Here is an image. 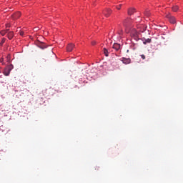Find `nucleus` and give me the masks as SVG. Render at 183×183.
I'll use <instances>...</instances> for the list:
<instances>
[{"label": "nucleus", "mask_w": 183, "mask_h": 183, "mask_svg": "<svg viewBox=\"0 0 183 183\" xmlns=\"http://www.w3.org/2000/svg\"><path fill=\"white\" fill-rule=\"evenodd\" d=\"M53 47L49 46L48 49V56L49 59H51V58L55 59L56 54L53 52Z\"/></svg>", "instance_id": "1"}, {"label": "nucleus", "mask_w": 183, "mask_h": 183, "mask_svg": "<svg viewBox=\"0 0 183 183\" xmlns=\"http://www.w3.org/2000/svg\"><path fill=\"white\" fill-rule=\"evenodd\" d=\"M139 33H144L147 30V26L144 24H138L137 26Z\"/></svg>", "instance_id": "2"}, {"label": "nucleus", "mask_w": 183, "mask_h": 183, "mask_svg": "<svg viewBox=\"0 0 183 183\" xmlns=\"http://www.w3.org/2000/svg\"><path fill=\"white\" fill-rule=\"evenodd\" d=\"M166 18L169 19L171 24H176V19L174 17V16L169 14L166 15Z\"/></svg>", "instance_id": "3"}, {"label": "nucleus", "mask_w": 183, "mask_h": 183, "mask_svg": "<svg viewBox=\"0 0 183 183\" xmlns=\"http://www.w3.org/2000/svg\"><path fill=\"white\" fill-rule=\"evenodd\" d=\"M19 18H21V12L17 11L11 15V19L13 21H16V19H19Z\"/></svg>", "instance_id": "4"}, {"label": "nucleus", "mask_w": 183, "mask_h": 183, "mask_svg": "<svg viewBox=\"0 0 183 183\" xmlns=\"http://www.w3.org/2000/svg\"><path fill=\"white\" fill-rule=\"evenodd\" d=\"M36 45L39 46V48H41V49H45V48H46V44L41 41L37 42Z\"/></svg>", "instance_id": "5"}, {"label": "nucleus", "mask_w": 183, "mask_h": 183, "mask_svg": "<svg viewBox=\"0 0 183 183\" xmlns=\"http://www.w3.org/2000/svg\"><path fill=\"white\" fill-rule=\"evenodd\" d=\"M121 61H122V63L124 64H129L131 63L132 60L129 58H128V59L122 58V59H121Z\"/></svg>", "instance_id": "6"}, {"label": "nucleus", "mask_w": 183, "mask_h": 183, "mask_svg": "<svg viewBox=\"0 0 183 183\" xmlns=\"http://www.w3.org/2000/svg\"><path fill=\"white\" fill-rule=\"evenodd\" d=\"M112 48L114 49L115 51H119L120 49H121V45H120V44L114 43V44H113Z\"/></svg>", "instance_id": "7"}, {"label": "nucleus", "mask_w": 183, "mask_h": 183, "mask_svg": "<svg viewBox=\"0 0 183 183\" xmlns=\"http://www.w3.org/2000/svg\"><path fill=\"white\" fill-rule=\"evenodd\" d=\"M112 12V9H107L104 10V14L106 17H109L111 15Z\"/></svg>", "instance_id": "8"}, {"label": "nucleus", "mask_w": 183, "mask_h": 183, "mask_svg": "<svg viewBox=\"0 0 183 183\" xmlns=\"http://www.w3.org/2000/svg\"><path fill=\"white\" fill-rule=\"evenodd\" d=\"M75 46L74 44H69L66 47V50L68 52H71L73 50V48Z\"/></svg>", "instance_id": "9"}, {"label": "nucleus", "mask_w": 183, "mask_h": 183, "mask_svg": "<svg viewBox=\"0 0 183 183\" xmlns=\"http://www.w3.org/2000/svg\"><path fill=\"white\" fill-rule=\"evenodd\" d=\"M10 74L11 71L7 67H6L4 71V75H5V76H9Z\"/></svg>", "instance_id": "10"}, {"label": "nucleus", "mask_w": 183, "mask_h": 183, "mask_svg": "<svg viewBox=\"0 0 183 183\" xmlns=\"http://www.w3.org/2000/svg\"><path fill=\"white\" fill-rule=\"evenodd\" d=\"M7 37L9 39H12L14 38V32L9 31L7 34Z\"/></svg>", "instance_id": "11"}, {"label": "nucleus", "mask_w": 183, "mask_h": 183, "mask_svg": "<svg viewBox=\"0 0 183 183\" xmlns=\"http://www.w3.org/2000/svg\"><path fill=\"white\" fill-rule=\"evenodd\" d=\"M135 12V9H128V15L132 16Z\"/></svg>", "instance_id": "12"}, {"label": "nucleus", "mask_w": 183, "mask_h": 183, "mask_svg": "<svg viewBox=\"0 0 183 183\" xmlns=\"http://www.w3.org/2000/svg\"><path fill=\"white\" fill-rule=\"evenodd\" d=\"M151 42H152V39L148 38V39H146L144 41H143V44L146 45L147 44H151Z\"/></svg>", "instance_id": "13"}, {"label": "nucleus", "mask_w": 183, "mask_h": 183, "mask_svg": "<svg viewBox=\"0 0 183 183\" xmlns=\"http://www.w3.org/2000/svg\"><path fill=\"white\" fill-rule=\"evenodd\" d=\"M139 31H138V29L137 30H136V29H134L132 31V34L134 35V36H138V34H139Z\"/></svg>", "instance_id": "14"}, {"label": "nucleus", "mask_w": 183, "mask_h": 183, "mask_svg": "<svg viewBox=\"0 0 183 183\" xmlns=\"http://www.w3.org/2000/svg\"><path fill=\"white\" fill-rule=\"evenodd\" d=\"M8 31H9V29L2 30L1 31H0V34H1V35H2L4 36V35L6 34Z\"/></svg>", "instance_id": "15"}, {"label": "nucleus", "mask_w": 183, "mask_h": 183, "mask_svg": "<svg viewBox=\"0 0 183 183\" xmlns=\"http://www.w3.org/2000/svg\"><path fill=\"white\" fill-rule=\"evenodd\" d=\"M178 10H179V7L178 6H174L172 7V11L174 12H177Z\"/></svg>", "instance_id": "16"}, {"label": "nucleus", "mask_w": 183, "mask_h": 183, "mask_svg": "<svg viewBox=\"0 0 183 183\" xmlns=\"http://www.w3.org/2000/svg\"><path fill=\"white\" fill-rule=\"evenodd\" d=\"M6 68L11 71H12V69H14V65L10 64V65L7 66Z\"/></svg>", "instance_id": "17"}, {"label": "nucleus", "mask_w": 183, "mask_h": 183, "mask_svg": "<svg viewBox=\"0 0 183 183\" xmlns=\"http://www.w3.org/2000/svg\"><path fill=\"white\" fill-rule=\"evenodd\" d=\"M5 41H6V39L3 38L1 39V41L0 42V46H2V45H4V44H5Z\"/></svg>", "instance_id": "18"}, {"label": "nucleus", "mask_w": 183, "mask_h": 183, "mask_svg": "<svg viewBox=\"0 0 183 183\" xmlns=\"http://www.w3.org/2000/svg\"><path fill=\"white\" fill-rule=\"evenodd\" d=\"M104 53L105 54V56H109V54H108V49L104 48Z\"/></svg>", "instance_id": "19"}, {"label": "nucleus", "mask_w": 183, "mask_h": 183, "mask_svg": "<svg viewBox=\"0 0 183 183\" xmlns=\"http://www.w3.org/2000/svg\"><path fill=\"white\" fill-rule=\"evenodd\" d=\"M128 22V19H125L124 21H123V25L124 26H127V23Z\"/></svg>", "instance_id": "20"}, {"label": "nucleus", "mask_w": 183, "mask_h": 183, "mask_svg": "<svg viewBox=\"0 0 183 183\" xmlns=\"http://www.w3.org/2000/svg\"><path fill=\"white\" fill-rule=\"evenodd\" d=\"M122 6V4H119V6H117V7H116V8H117V10H120V9H121Z\"/></svg>", "instance_id": "21"}, {"label": "nucleus", "mask_w": 183, "mask_h": 183, "mask_svg": "<svg viewBox=\"0 0 183 183\" xmlns=\"http://www.w3.org/2000/svg\"><path fill=\"white\" fill-rule=\"evenodd\" d=\"M119 36H122L123 34V30H120V31L118 32Z\"/></svg>", "instance_id": "22"}, {"label": "nucleus", "mask_w": 183, "mask_h": 183, "mask_svg": "<svg viewBox=\"0 0 183 183\" xmlns=\"http://www.w3.org/2000/svg\"><path fill=\"white\" fill-rule=\"evenodd\" d=\"M140 56H141V58H142V59H146V56H145V55H144V54H142Z\"/></svg>", "instance_id": "23"}, {"label": "nucleus", "mask_w": 183, "mask_h": 183, "mask_svg": "<svg viewBox=\"0 0 183 183\" xmlns=\"http://www.w3.org/2000/svg\"><path fill=\"white\" fill-rule=\"evenodd\" d=\"M6 28H10V27H11V24H6Z\"/></svg>", "instance_id": "24"}, {"label": "nucleus", "mask_w": 183, "mask_h": 183, "mask_svg": "<svg viewBox=\"0 0 183 183\" xmlns=\"http://www.w3.org/2000/svg\"><path fill=\"white\" fill-rule=\"evenodd\" d=\"M24 31H20V35H21V36H24Z\"/></svg>", "instance_id": "25"}, {"label": "nucleus", "mask_w": 183, "mask_h": 183, "mask_svg": "<svg viewBox=\"0 0 183 183\" xmlns=\"http://www.w3.org/2000/svg\"><path fill=\"white\" fill-rule=\"evenodd\" d=\"M96 44H97V42H96V41H92V46L96 45Z\"/></svg>", "instance_id": "26"}, {"label": "nucleus", "mask_w": 183, "mask_h": 183, "mask_svg": "<svg viewBox=\"0 0 183 183\" xmlns=\"http://www.w3.org/2000/svg\"><path fill=\"white\" fill-rule=\"evenodd\" d=\"M0 62H4V59H0Z\"/></svg>", "instance_id": "27"}, {"label": "nucleus", "mask_w": 183, "mask_h": 183, "mask_svg": "<svg viewBox=\"0 0 183 183\" xmlns=\"http://www.w3.org/2000/svg\"><path fill=\"white\" fill-rule=\"evenodd\" d=\"M146 15H147V16H149V13H147Z\"/></svg>", "instance_id": "28"}]
</instances>
